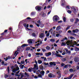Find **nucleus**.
<instances>
[{"mask_svg":"<svg viewBox=\"0 0 79 79\" xmlns=\"http://www.w3.org/2000/svg\"><path fill=\"white\" fill-rule=\"evenodd\" d=\"M71 9L72 10V11H73L74 13H77V10L75 8L74 6H73L71 7Z\"/></svg>","mask_w":79,"mask_h":79,"instance_id":"1","label":"nucleus"},{"mask_svg":"<svg viewBox=\"0 0 79 79\" xmlns=\"http://www.w3.org/2000/svg\"><path fill=\"white\" fill-rule=\"evenodd\" d=\"M35 9L36 10H37L38 11H41V7H40V6H38L35 7Z\"/></svg>","mask_w":79,"mask_h":79,"instance_id":"2","label":"nucleus"},{"mask_svg":"<svg viewBox=\"0 0 79 79\" xmlns=\"http://www.w3.org/2000/svg\"><path fill=\"white\" fill-rule=\"evenodd\" d=\"M21 47H18L17 48V51H16L15 52V53L14 54V56L15 55V54H16V53H17V52H20L21 50Z\"/></svg>","mask_w":79,"mask_h":79,"instance_id":"3","label":"nucleus"},{"mask_svg":"<svg viewBox=\"0 0 79 79\" xmlns=\"http://www.w3.org/2000/svg\"><path fill=\"white\" fill-rule=\"evenodd\" d=\"M57 16H58L57 15H54L52 19L53 21H58V18L56 17Z\"/></svg>","mask_w":79,"mask_h":79,"instance_id":"4","label":"nucleus"},{"mask_svg":"<svg viewBox=\"0 0 79 79\" xmlns=\"http://www.w3.org/2000/svg\"><path fill=\"white\" fill-rule=\"evenodd\" d=\"M74 61L75 63H77V62H79V58L77 57H75L74 59Z\"/></svg>","mask_w":79,"mask_h":79,"instance_id":"5","label":"nucleus"},{"mask_svg":"<svg viewBox=\"0 0 79 79\" xmlns=\"http://www.w3.org/2000/svg\"><path fill=\"white\" fill-rule=\"evenodd\" d=\"M36 69V70H38L39 69V68H38V66L35 64H34V67L33 68H31V69Z\"/></svg>","mask_w":79,"mask_h":79,"instance_id":"6","label":"nucleus"},{"mask_svg":"<svg viewBox=\"0 0 79 79\" xmlns=\"http://www.w3.org/2000/svg\"><path fill=\"white\" fill-rule=\"evenodd\" d=\"M56 62H50L49 63V64L50 65H51V66H52V65H53V66H56Z\"/></svg>","mask_w":79,"mask_h":79,"instance_id":"7","label":"nucleus"},{"mask_svg":"<svg viewBox=\"0 0 79 79\" xmlns=\"http://www.w3.org/2000/svg\"><path fill=\"white\" fill-rule=\"evenodd\" d=\"M52 55V53L50 52H49L48 53H46L45 55L46 56H50Z\"/></svg>","mask_w":79,"mask_h":79,"instance_id":"8","label":"nucleus"},{"mask_svg":"<svg viewBox=\"0 0 79 79\" xmlns=\"http://www.w3.org/2000/svg\"><path fill=\"white\" fill-rule=\"evenodd\" d=\"M28 44H32V39H29L28 40Z\"/></svg>","mask_w":79,"mask_h":79,"instance_id":"9","label":"nucleus"},{"mask_svg":"<svg viewBox=\"0 0 79 79\" xmlns=\"http://www.w3.org/2000/svg\"><path fill=\"white\" fill-rule=\"evenodd\" d=\"M28 46V44H23L21 46V47L23 48H24V47H27Z\"/></svg>","mask_w":79,"mask_h":79,"instance_id":"10","label":"nucleus"},{"mask_svg":"<svg viewBox=\"0 0 79 79\" xmlns=\"http://www.w3.org/2000/svg\"><path fill=\"white\" fill-rule=\"evenodd\" d=\"M64 50H65V51H66V52L67 53H68V54H69V53L70 54V53H71V51H69L68 49H65Z\"/></svg>","mask_w":79,"mask_h":79,"instance_id":"11","label":"nucleus"},{"mask_svg":"<svg viewBox=\"0 0 79 79\" xmlns=\"http://www.w3.org/2000/svg\"><path fill=\"white\" fill-rule=\"evenodd\" d=\"M35 54L36 55H43V54L42 53L40 52H37L35 53Z\"/></svg>","mask_w":79,"mask_h":79,"instance_id":"12","label":"nucleus"},{"mask_svg":"<svg viewBox=\"0 0 79 79\" xmlns=\"http://www.w3.org/2000/svg\"><path fill=\"white\" fill-rule=\"evenodd\" d=\"M23 26L25 27H29V24H27L26 23H23Z\"/></svg>","mask_w":79,"mask_h":79,"instance_id":"13","label":"nucleus"},{"mask_svg":"<svg viewBox=\"0 0 79 79\" xmlns=\"http://www.w3.org/2000/svg\"><path fill=\"white\" fill-rule=\"evenodd\" d=\"M73 76H74V74H71L70 76H69L68 77H67V79H71L72 77H73Z\"/></svg>","mask_w":79,"mask_h":79,"instance_id":"14","label":"nucleus"},{"mask_svg":"<svg viewBox=\"0 0 79 79\" xmlns=\"http://www.w3.org/2000/svg\"><path fill=\"white\" fill-rule=\"evenodd\" d=\"M35 15V12H32L31 13V16H33Z\"/></svg>","mask_w":79,"mask_h":79,"instance_id":"15","label":"nucleus"},{"mask_svg":"<svg viewBox=\"0 0 79 79\" xmlns=\"http://www.w3.org/2000/svg\"><path fill=\"white\" fill-rule=\"evenodd\" d=\"M40 74H41V75H42V76H44V74H45V71L42 70L40 72Z\"/></svg>","mask_w":79,"mask_h":79,"instance_id":"16","label":"nucleus"},{"mask_svg":"<svg viewBox=\"0 0 79 79\" xmlns=\"http://www.w3.org/2000/svg\"><path fill=\"white\" fill-rule=\"evenodd\" d=\"M40 38L41 39H42V38H43L44 37V34L43 33H41V34L40 35Z\"/></svg>","mask_w":79,"mask_h":79,"instance_id":"17","label":"nucleus"},{"mask_svg":"<svg viewBox=\"0 0 79 79\" xmlns=\"http://www.w3.org/2000/svg\"><path fill=\"white\" fill-rule=\"evenodd\" d=\"M39 68L40 69H41L42 71H43L44 70V67L42 65H40L39 66Z\"/></svg>","mask_w":79,"mask_h":79,"instance_id":"18","label":"nucleus"},{"mask_svg":"<svg viewBox=\"0 0 79 79\" xmlns=\"http://www.w3.org/2000/svg\"><path fill=\"white\" fill-rule=\"evenodd\" d=\"M56 56L57 57H61V58H63V56L60 55H58V54L56 53Z\"/></svg>","mask_w":79,"mask_h":79,"instance_id":"19","label":"nucleus"},{"mask_svg":"<svg viewBox=\"0 0 79 79\" xmlns=\"http://www.w3.org/2000/svg\"><path fill=\"white\" fill-rule=\"evenodd\" d=\"M75 21L74 22V23L75 24H76L77 22H78L79 21V19L77 18L75 19Z\"/></svg>","mask_w":79,"mask_h":79,"instance_id":"20","label":"nucleus"},{"mask_svg":"<svg viewBox=\"0 0 79 79\" xmlns=\"http://www.w3.org/2000/svg\"><path fill=\"white\" fill-rule=\"evenodd\" d=\"M52 73H50L48 75V77H50V78H52V77H53V76H52Z\"/></svg>","mask_w":79,"mask_h":79,"instance_id":"21","label":"nucleus"},{"mask_svg":"<svg viewBox=\"0 0 79 79\" xmlns=\"http://www.w3.org/2000/svg\"><path fill=\"white\" fill-rule=\"evenodd\" d=\"M60 27L61 26H58L56 28V31H59V30H60Z\"/></svg>","mask_w":79,"mask_h":79,"instance_id":"22","label":"nucleus"},{"mask_svg":"<svg viewBox=\"0 0 79 79\" xmlns=\"http://www.w3.org/2000/svg\"><path fill=\"white\" fill-rule=\"evenodd\" d=\"M46 49L48 50H50V47L48 46H46Z\"/></svg>","mask_w":79,"mask_h":79,"instance_id":"23","label":"nucleus"},{"mask_svg":"<svg viewBox=\"0 0 79 79\" xmlns=\"http://www.w3.org/2000/svg\"><path fill=\"white\" fill-rule=\"evenodd\" d=\"M50 41L51 42H55V40L53 39H51L50 40Z\"/></svg>","mask_w":79,"mask_h":79,"instance_id":"24","label":"nucleus"},{"mask_svg":"<svg viewBox=\"0 0 79 79\" xmlns=\"http://www.w3.org/2000/svg\"><path fill=\"white\" fill-rule=\"evenodd\" d=\"M30 49H31V48L29 47L26 48V51H29V50H30Z\"/></svg>","mask_w":79,"mask_h":79,"instance_id":"25","label":"nucleus"},{"mask_svg":"<svg viewBox=\"0 0 79 79\" xmlns=\"http://www.w3.org/2000/svg\"><path fill=\"white\" fill-rule=\"evenodd\" d=\"M66 44H65L64 42H62V44H61V46H66Z\"/></svg>","mask_w":79,"mask_h":79,"instance_id":"26","label":"nucleus"},{"mask_svg":"<svg viewBox=\"0 0 79 79\" xmlns=\"http://www.w3.org/2000/svg\"><path fill=\"white\" fill-rule=\"evenodd\" d=\"M38 63H39V64H41V63H42V61L40 60H39L38 61Z\"/></svg>","mask_w":79,"mask_h":79,"instance_id":"27","label":"nucleus"},{"mask_svg":"<svg viewBox=\"0 0 79 79\" xmlns=\"http://www.w3.org/2000/svg\"><path fill=\"white\" fill-rule=\"evenodd\" d=\"M21 65H22V66H21ZM24 66V65L21 64L19 65V67H21V69H23Z\"/></svg>","mask_w":79,"mask_h":79,"instance_id":"28","label":"nucleus"},{"mask_svg":"<svg viewBox=\"0 0 79 79\" xmlns=\"http://www.w3.org/2000/svg\"><path fill=\"white\" fill-rule=\"evenodd\" d=\"M74 21V19H70V22H71V23H73Z\"/></svg>","mask_w":79,"mask_h":79,"instance_id":"29","label":"nucleus"},{"mask_svg":"<svg viewBox=\"0 0 79 79\" xmlns=\"http://www.w3.org/2000/svg\"><path fill=\"white\" fill-rule=\"evenodd\" d=\"M27 19H31V18L30 17H27V19H25L23 21H26Z\"/></svg>","mask_w":79,"mask_h":79,"instance_id":"30","label":"nucleus"},{"mask_svg":"<svg viewBox=\"0 0 79 79\" xmlns=\"http://www.w3.org/2000/svg\"><path fill=\"white\" fill-rule=\"evenodd\" d=\"M7 71L8 74L10 73V67H7Z\"/></svg>","mask_w":79,"mask_h":79,"instance_id":"31","label":"nucleus"},{"mask_svg":"<svg viewBox=\"0 0 79 79\" xmlns=\"http://www.w3.org/2000/svg\"><path fill=\"white\" fill-rule=\"evenodd\" d=\"M67 12L68 13H69V14H71V13H72V12H71V11L70 10H68L67 11Z\"/></svg>","mask_w":79,"mask_h":79,"instance_id":"32","label":"nucleus"},{"mask_svg":"<svg viewBox=\"0 0 79 79\" xmlns=\"http://www.w3.org/2000/svg\"><path fill=\"white\" fill-rule=\"evenodd\" d=\"M12 73H15L16 72V70L15 69H13L12 70Z\"/></svg>","mask_w":79,"mask_h":79,"instance_id":"33","label":"nucleus"},{"mask_svg":"<svg viewBox=\"0 0 79 79\" xmlns=\"http://www.w3.org/2000/svg\"><path fill=\"white\" fill-rule=\"evenodd\" d=\"M38 77H40L41 78H42V75L40 74L38 75Z\"/></svg>","mask_w":79,"mask_h":79,"instance_id":"34","label":"nucleus"},{"mask_svg":"<svg viewBox=\"0 0 79 79\" xmlns=\"http://www.w3.org/2000/svg\"><path fill=\"white\" fill-rule=\"evenodd\" d=\"M25 75L27 76V77H29V75L26 72L25 73Z\"/></svg>","mask_w":79,"mask_h":79,"instance_id":"35","label":"nucleus"},{"mask_svg":"<svg viewBox=\"0 0 79 79\" xmlns=\"http://www.w3.org/2000/svg\"><path fill=\"white\" fill-rule=\"evenodd\" d=\"M4 77H5V79H6V78H8V75L6 74L4 76Z\"/></svg>","mask_w":79,"mask_h":79,"instance_id":"36","label":"nucleus"},{"mask_svg":"<svg viewBox=\"0 0 79 79\" xmlns=\"http://www.w3.org/2000/svg\"><path fill=\"white\" fill-rule=\"evenodd\" d=\"M63 20L64 22H66V18H65V17H64L63 18Z\"/></svg>","mask_w":79,"mask_h":79,"instance_id":"37","label":"nucleus"},{"mask_svg":"<svg viewBox=\"0 0 79 79\" xmlns=\"http://www.w3.org/2000/svg\"><path fill=\"white\" fill-rule=\"evenodd\" d=\"M75 51H77V50H78V51H79V48H78L77 47H76L75 48Z\"/></svg>","mask_w":79,"mask_h":79,"instance_id":"38","label":"nucleus"},{"mask_svg":"<svg viewBox=\"0 0 79 79\" xmlns=\"http://www.w3.org/2000/svg\"><path fill=\"white\" fill-rule=\"evenodd\" d=\"M45 13H44V12H43V14L42 15V17H45V15H45Z\"/></svg>","mask_w":79,"mask_h":79,"instance_id":"39","label":"nucleus"},{"mask_svg":"<svg viewBox=\"0 0 79 79\" xmlns=\"http://www.w3.org/2000/svg\"><path fill=\"white\" fill-rule=\"evenodd\" d=\"M15 70H16V71H19V67H18L16 68Z\"/></svg>","mask_w":79,"mask_h":79,"instance_id":"40","label":"nucleus"},{"mask_svg":"<svg viewBox=\"0 0 79 79\" xmlns=\"http://www.w3.org/2000/svg\"><path fill=\"white\" fill-rule=\"evenodd\" d=\"M32 36H34V37H35V36H36V35L35 34V33H33L32 34Z\"/></svg>","mask_w":79,"mask_h":79,"instance_id":"41","label":"nucleus"},{"mask_svg":"<svg viewBox=\"0 0 79 79\" xmlns=\"http://www.w3.org/2000/svg\"><path fill=\"white\" fill-rule=\"evenodd\" d=\"M69 71L71 72H73V69H70L69 70Z\"/></svg>","mask_w":79,"mask_h":79,"instance_id":"42","label":"nucleus"},{"mask_svg":"<svg viewBox=\"0 0 79 79\" xmlns=\"http://www.w3.org/2000/svg\"><path fill=\"white\" fill-rule=\"evenodd\" d=\"M67 67H68V64H66L64 66V68H66Z\"/></svg>","mask_w":79,"mask_h":79,"instance_id":"43","label":"nucleus"},{"mask_svg":"<svg viewBox=\"0 0 79 79\" xmlns=\"http://www.w3.org/2000/svg\"><path fill=\"white\" fill-rule=\"evenodd\" d=\"M66 60V59L65 58H64L62 59V61H65Z\"/></svg>","mask_w":79,"mask_h":79,"instance_id":"44","label":"nucleus"},{"mask_svg":"<svg viewBox=\"0 0 79 79\" xmlns=\"http://www.w3.org/2000/svg\"><path fill=\"white\" fill-rule=\"evenodd\" d=\"M27 59H26L25 60V62H26V63H29V61H28L27 62Z\"/></svg>","mask_w":79,"mask_h":79,"instance_id":"45","label":"nucleus"},{"mask_svg":"<svg viewBox=\"0 0 79 79\" xmlns=\"http://www.w3.org/2000/svg\"><path fill=\"white\" fill-rule=\"evenodd\" d=\"M58 75L59 76V78H60L61 76V73H59V74H58Z\"/></svg>","mask_w":79,"mask_h":79,"instance_id":"46","label":"nucleus"},{"mask_svg":"<svg viewBox=\"0 0 79 79\" xmlns=\"http://www.w3.org/2000/svg\"><path fill=\"white\" fill-rule=\"evenodd\" d=\"M21 64H24L25 63V61H21Z\"/></svg>","mask_w":79,"mask_h":79,"instance_id":"47","label":"nucleus"},{"mask_svg":"<svg viewBox=\"0 0 79 79\" xmlns=\"http://www.w3.org/2000/svg\"><path fill=\"white\" fill-rule=\"evenodd\" d=\"M75 32H79V30H78V29H75Z\"/></svg>","mask_w":79,"mask_h":79,"instance_id":"48","label":"nucleus"},{"mask_svg":"<svg viewBox=\"0 0 79 79\" xmlns=\"http://www.w3.org/2000/svg\"><path fill=\"white\" fill-rule=\"evenodd\" d=\"M15 76H18V77H19L20 76H21V75H18V74H15Z\"/></svg>","mask_w":79,"mask_h":79,"instance_id":"49","label":"nucleus"},{"mask_svg":"<svg viewBox=\"0 0 79 79\" xmlns=\"http://www.w3.org/2000/svg\"><path fill=\"white\" fill-rule=\"evenodd\" d=\"M47 60H48V61H50V60H52V58L50 57L48 58H47Z\"/></svg>","mask_w":79,"mask_h":79,"instance_id":"50","label":"nucleus"},{"mask_svg":"<svg viewBox=\"0 0 79 79\" xmlns=\"http://www.w3.org/2000/svg\"><path fill=\"white\" fill-rule=\"evenodd\" d=\"M30 48H31L33 50H34V49H35V48L34 47H33L32 46H30Z\"/></svg>","mask_w":79,"mask_h":79,"instance_id":"51","label":"nucleus"},{"mask_svg":"<svg viewBox=\"0 0 79 79\" xmlns=\"http://www.w3.org/2000/svg\"><path fill=\"white\" fill-rule=\"evenodd\" d=\"M31 69L30 68H29L28 69V71H29V72H31V71H32V70H31Z\"/></svg>","mask_w":79,"mask_h":79,"instance_id":"52","label":"nucleus"},{"mask_svg":"<svg viewBox=\"0 0 79 79\" xmlns=\"http://www.w3.org/2000/svg\"><path fill=\"white\" fill-rule=\"evenodd\" d=\"M69 27H70L69 26V27H67L66 29V31H67V30H68V29H69Z\"/></svg>","mask_w":79,"mask_h":79,"instance_id":"53","label":"nucleus"},{"mask_svg":"<svg viewBox=\"0 0 79 79\" xmlns=\"http://www.w3.org/2000/svg\"><path fill=\"white\" fill-rule=\"evenodd\" d=\"M65 64H64L62 63L61 64V66H62V67H63V66H64V65H65Z\"/></svg>","mask_w":79,"mask_h":79,"instance_id":"54","label":"nucleus"},{"mask_svg":"<svg viewBox=\"0 0 79 79\" xmlns=\"http://www.w3.org/2000/svg\"><path fill=\"white\" fill-rule=\"evenodd\" d=\"M37 23H38V24H40V20H39L37 22Z\"/></svg>","mask_w":79,"mask_h":79,"instance_id":"55","label":"nucleus"},{"mask_svg":"<svg viewBox=\"0 0 79 79\" xmlns=\"http://www.w3.org/2000/svg\"><path fill=\"white\" fill-rule=\"evenodd\" d=\"M63 23V21L62 20H60L58 21V23Z\"/></svg>","mask_w":79,"mask_h":79,"instance_id":"56","label":"nucleus"},{"mask_svg":"<svg viewBox=\"0 0 79 79\" xmlns=\"http://www.w3.org/2000/svg\"><path fill=\"white\" fill-rule=\"evenodd\" d=\"M19 53V52H16L15 55V57H16V56H17V55H18V54Z\"/></svg>","mask_w":79,"mask_h":79,"instance_id":"57","label":"nucleus"},{"mask_svg":"<svg viewBox=\"0 0 79 79\" xmlns=\"http://www.w3.org/2000/svg\"><path fill=\"white\" fill-rule=\"evenodd\" d=\"M42 50L43 51V52H45L46 51V49H42Z\"/></svg>","mask_w":79,"mask_h":79,"instance_id":"58","label":"nucleus"},{"mask_svg":"<svg viewBox=\"0 0 79 79\" xmlns=\"http://www.w3.org/2000/svg\"><path fill=\"white\" fill-rule=\"evenodd\" d=\"M59 35H60V34H57L56 35V36L57 37H59Z\"/></svg>","mask_w":79,"mask_h":79,"instance_id":"59","label":"nucleus"},{"mask_svg":"<svg viewBox=\"0 0 79 79\" xmlns=\"http://www.w3.org/2000/svg\"><path fill=\"white\" fill-rule=\"evenodd\" d=\"M34 78L35 79H37L38 78V77H37V76L35 75L34 77Z\"/></svg>","mask_w":79,"mask_h":79,"instance_id":"60","label":"nucleus"},{"mask_svg":"<svg viewBox=\"0 0 79 79\" xmlns=\"http://www.w3.org/2000/svg\"><path fill=\"white\" fill-rule=\"evenodd\" d=\"M7 32H8V30H5L4 32V33H6Z\"/></svg>","mask_w":79,"mask_h":79,"instance_id":"61","label":"nucleus"},{"mask_svg":"<svg viewBox=\"0 0 79 79\" xmlns=\"http://www.w3.org/2000/svg\"><path fill=\"white\" fill-rule=\"evenodd\" d=\"M53 45L54 47H57V45L56 44V43L54 44Z\"/></svg>","mask_w":79,"mask_h":79,"instance_id":"62","label":"nucleus"},{"mask_svg":"<svg viewBox=\"0 0 79 79\" xmlns=\"http://www.w3.org/2000/svg\"><path fill=\"white\" fill-rule=\"evenodd\" d=\"M49 35H50L49 33H48L46 34V36H47V37H48V36H49Z\"/></svg>","mask_w":79,"mask_h":79,"instance_id":"63","label":"nucleus"},{"mask_svg":"<svg viewBox=\"0 0 79 79\" xmlns=\"http://www.w3.org/2000/svg\"><path fill=\"white\" fill-rule=\"evenodd\" d=\"M76 68H77V70L79 69V66H77Z\"/></svg>","mask_w":79,"mask_h":79,"instance_id":"64","label":"nucleus"}]
</instances>
